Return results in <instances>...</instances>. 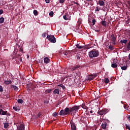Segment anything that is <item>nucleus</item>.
Returning a JSON list of instances; mask_svg holds the SVG:
<instances>
[{
	"mask_svg": "<svg viewBox=\"0 0 130 130\" xmlns=\"http://www.w3.org/2000/svg\"><path fill=\"white\" fill-rule=\"evenodd\" d=\"M80 107L81 106H74V107L70 108L66 107L64 110H61L59 112V115L63 116L69 115L70 113H73L75 114L79 111Z\"/></svg>",
	"mask_w": 130,
	"mask_h": 130,
	"instance_id": "nucleus-1",
	"label": "nucleus"
},
{
	"mask_svg": "<svg viewBox=\"0 0 130 130\" xmlns=\"http://www.w3.org/2000/svg\"><path fill=\"white\" fill-rule=\"evenodd\" d=\"M79 56H80L81 57H83V56H84V53H83V52H82V51L81 52H79L78 53V55Z\"/></svg>",
	"mask_w": 130,
	"mask_h": 130,
	"instance_id": "nucleus-22",
	"label": "nucleus"
},
{
	"mask_svg": "<svg viewBox=\"0 0 130 130\" xmlns=\"http://www.w3.org/2000/svg\"><path fill=\"white\" fill-rule=\"evenodd\" d=\"M1 114H2V111H1V109H0V115Z\"/></svg>",
	"mask_w": 130,
	"mask_h": 130,
	"instance_id": "nucleus-61",
	"label": "nucleus"
},
{
	"mask_svg": "<svg viewBox=\"0 0 130 130\" xmlns=\"http://www.w3.org/2000/svg\"><path fill=\"white\" fill-rule=\"evenodd\" d=\"M18 130H25V126L23 124H20V126L17 128Z\"/></svg>",
	"mask_w": 130,
	"mask_h": 130,
	"instance_id": "nucleus-13",
	"label": "nucleus"
},
{
	"mask_svg": "<svg viewBox=\"0 0 130 130\" xmlns=\"http://www.w3.org/2000/svg\"><path fill=\"white\" fill-rule=\"evenodd\" d=\"M0 92H4V88H3V86L0 85Z\"/></svg>",
	"mask_w": 130,
	"mask_h": 130,
	"instance_id": "nucleus-39",
	"label": "nucleus"
},
{
	"mask_svg": "<svg viewBox=\"0 0 130 130\" xmlns=\"http://www.w3.org/2000/svg\"><path fill=\"white\" fill-rule=\"evenodd\" d=\"M13 109L14 110H15V111H17L18 108H17V107H13Z\"/></svg>",
	"mask_w": 130,
	"mask_h": 130,
	"instance_id": "nucleus-43",
	"label": "nucleus"
},
{
	"mask_svg": "<svg viewBox=\"0 0 130 130\" xmlns=\"http://www.w3.org/2000/svg\"><path fill=\"white\" fill-rule=\"evenodd\" d=\"M5 22V18L1 17L0 18V24H3Z\"/></svg>",
	"mask_w": 130,
	"mask_h": 130,
	"instance_id": "nucleus-25",
	"label": "nucleus"
},
{
	"mask_svg": "<svg viewBox=\"0 0 130 130\" xmlns=\"http://www.w3.org/2000/svg\"><path fill=\"white\" fill-rule=\"evenodd\" d=\"M47 38L49 41H50L52 43H55V42H56V40L53 35H48Z\"/></svg>",
	"mask_w": 130,
	"mask_h": 130,
	"instance_id": "nucleus-3",
	"label": "nucleus"
},
{
	"mask_svg": "<svg viewBox=\"0 0 130 130\" xmlns=\"http://www.w3.org/2000/svg\"><path fill=\"white\" fill-rule=\"evenodd\" d=\"M6 97H7V98H10V95L7 94V95H6Z\"/></svg>",
	"mask_w": 130,
	"mask_h": 130,
	"instance_id": "nucleus-52",
	"label": "nucleus"
},
{
	"mask_svg": "<svg viewBox=\"0 0 130 130\" xmlns=\"http://www.w3.org/2000/svg\"><path fill=\"white\" fill-rule=\"evenodd\" d=\"M74 4H76V5H77L78 6H79L80 5L79 4V3H76L75 2Z\"/></svg>",
	"mask_w": 130,
	"mask_h": 130,
	"instance_id": "nucleus-54",
	"label": "nucleus"
},
{
	"mask_svg": "<svg viewBox=\"0 0 130 130\" xmlns=\"http://www.w3.org/2000/svg\"><path fill=\"white\" fill-rule=\"evenodd\" d=\"M52 91V89H47L45 91V94H50Z\"/></svg>",
	"mask_w": 130,
	"mask_h": 130,
	"instance_id": "nucleus-21",
	"label": "nucleus"
},
{
	"mask_svg": "<svg viewBox=\"0 0 130 130\" xmlns=\"http://www.w3.org/2000/svg\"><path fill=\"white\" fill-rule=\"evenodd\" d=\"M90 113H93V111H92V110H91V111H90Z\"/></svg>",
	"mask_w": 130,
	"mask_h": 130,
	"instance_id": "nucleus-58",
	"label": "nucleus"
},
{
	"mask_svg": "<svg viewBox=\"0 0 130 130\" xmlns=\"http://www.w3.org/2000/svg\"><path fill=\"white\" fill-rule=\"evenodd\" d=\"M20 51H21V52H23V49L22 48H20Z\"/></svg>",
	"mask_w": 130,
	"mask_h": 130,
	"instance_id": "nucleus-51",
	"label": "nucleus"
},
{
	"mask_svg": "<svg viewBox=\"0 0 130 130\" xmlns=\"http://www.w3.org/2000/svg\"><path fill=\"white\" fill-rule=\"evenodd\" d=\"M119 64V61L117 59H114L113 60V63H112L111 67L114 69L117 68V66Z\"/></svg>",
	"mask_w": 130,
	"mask_h": 130,
	"instance_id": "nucleus-5",
	"label": "nucleus"
},
{
	"mask_svg": "<svg viewBox=\"0 0 130 130\" xmlns=\"http://www.w3.org/2000/svg\"><path fill=\"white\" fill-rule=\"evenodd\" d=\"M95 12H99V9L98 8H96V9L95 10Z\"/></svg>",
	"mask_w": 130,
	"mask_h": 130,
	"instance_id": "nucleus-50",
	"label": "nucleus"
},
{
	"mask_svg": "<svg viewBox=\"0 0 130 130\" xmlns=\"http://www.w3.org/2000/svg\"><path fill=\"white\" fill-rule=\"evenodd\" d=\"M128 5H129V9L130 10V2H127Z\"/></svg>",
	"mask_w": 130,
	"mask_h": 130,
	"instance_id": "nucleus-49",
	"label": "nucleus"
},
{
	"mask_svg": "<svg viewBox=\"0 0 130 130\" xmlns=\"http://www.w3.org/2000/svg\"><path fill=\"white\" fill-rule=\"evenodd\" d=\"M58 87H61L63 89V90H64V89H66V87L62 84L58 85Z\"/></svg>",
	"mask_w": 130,
	"mask_h": 130,
	"instance_id": "nucleus-28",
	"label": "nucleus"
},
{
	"mask_svg": "<svg viewBox=\"0 0 130 130\" xmlns=\"http://www.w3.org/2000/svg\"><path fill=\"white\" fill-rule=\"evenodd\" d=\"M82 108H83V109H86V110H88V107L85 105V104H82L81 105Z\"/></svg>",
	"mask_w": 130,
	"mask_h": 130,
	"instance_id": "nucleus-20",
	"label": "nucleus"
},
{
	"mask_svg": "<svg viewBox=\"0 0 130 130\" xmlns=\"http://www.w3.org/2000/svg\"><path fill=\"white\" fill-rule=\"evenodd\" d=\"M70 123L71 124V129L77 130V127L76 126V125H75V123H72V122H70Z\"/></svg>",
	"mask_w": 130,
	"mask_h": 130,
	"instance_id": "nucleus-9",
	"label": "nucleus"
},
{
	"mask_svg": "<svg viewBox=\"0 0 130 130\" xmlns=\"http://www.w3.org/2000/svg\"><path fill=\"white\" fill-rule=\"evenodd\" d=\"M95 32H100V30H95Z\"/></svg>",
	"mask_w": 130,
	"mask_h": 130,
	"instance_id": "nucleus-55",
	"label": "nucleus"
},
{
	"mask_svg": "<svg viewBox=\"0 0 130 130\" xmlns=\"http://www.w3.org/2000/svg\"><path fill=\"white\" fill-rule=\"evenodd\" d=\"M76 28V30H78V29H79V26L77 25Z\"/></svg>",
	"mask_w": 130,
	"mask_h": 130,
	"instance_id": "nucleus-53",
	"label": "nucleus"
},
{
	"mask_svg": "<svg viewBox=\"0 0 130 130\" xmlns=\"http://www.w3.org/2000/svg\"><path fill=\"white\" fill-rule=\"evenodd\" d=\"M27 58H29V55H27Z\"/></svg>",
	"mask_w": 130,
	"mask_h": 130,
	"instance_id": "nucleus-62",
	"label": "nucleus"
},
{
	"mask_svg": "<svg viewBox=\"0 0 130 130\" xmlns=\"http://www.w3.org/2000/svg\"><path fill=\"white\" fill-rule=\"evenodd\" d=\"M53 14H54L53 11L50 12V13H49L50 17H53Z\"/></svg>",
	"mask_w": 130,
	"mask_h": 130,
	"instance_id": "nucleus-35",
	"label": "nucleus"
},
{
	"mask_svg": "<svg viewBox=\"0 0 130 130\" xmlns=\"http://www.w3.org/2000/svg\"><path fill=\"white\" fill-rule=\"evenodd\" d=\"M34 14L35 15V16H38V11H37V10H34Z\"/></svg>",
	"mask_w": 130,
	"mask_h": 130,
	"instance_id": "nucleus-31",
	"label": "nucleus"
},
{
	"mask_svg": "<svg viewBox=\"0 0 130 130\" xmlns=\"http://www.w3.org/2000/svg\"><path fill=\"white\" fill-rule=\"evenodd\" d=\"M99 5L100 6V7H103V6H104V5H105V3H104V1H102V0H100L98 2Z\"/></svg>",
	"mask_w": 130,
	"mask_h": 130,
	"instance_id": "nucleus-10",
	"label": "nucleus"
},
{
	"mask_svg": "<svg viewBox=\"0 0 130 130\" xmlns=\"http://www.w3.org/2000/svg\"><path fill=\"white\" fill-rule=\"evenodd\" d=\"M99 55V52L98 50L93 49L90 51L89 53V56L90 58L93 57H97Z\"/></svg>",
	"mask_w": 130,
	"mask_h": 130,
	"instance_id": "nucleus-2",
	"label": "nucleus"
},
{
	"mask_svg": "<svg viewBox=\"0 0 130 130\" xmlns=\"http://www.w3.org/2000/svg\"><path fill=\"white\" fill-rule=\"evenodd\" d=\"M71 52H75V50H73L72 51H71Z\"/></svg>",
	"mask_w": 130,
	"mask_h": 130,
	"instance_id": "nucleus-60",
	"label": "nucleus"
},
{
	"mask_svg": "<svg viewBox=\"0 0 130 130\" xmlns=\"http://www.w3.org/2000/svg\"><path fill=\"white\" fill-rule=\"evenodd\" d=\"M97 62V61H95V60H93V61H92V62L93 63V62Z\"/></svg>",
	"mask_w": 130,
	"mask_h": 130,
	"instance_id": "nucleus-57",
	"label": "nucleus"
},
{
	"mask_svg": "<svg viewBox=\"0 0 130 130\" xmlns=\"http://www.w3.org/2000/svg\"><path fill=\"white\" fill-rule=\"evenodd\" d=\"M53 116H54V117H56V116H57V112H54L53 113Z\"/></svg>",
	"mask_w": 130,
	"mask_h": 130,
	"instance_id": "nucleus-38",
	"label": "nucleus"
},
{
	"mask_svg": "<svg viewBox=\"0 0 130 130\" xmlns=\"http://www.w3.org/2000/svg\"><path fill=\"white\" fill-rule=\"evenodd\" d=\"M77 48H79V49H82V48H86L87 49V46H80L79 44L76 45Z\"/></svg>",
	"mask_w": 130,
	"mask_h": 130,
	"instance_id": "nucleus-7",
	"label": "nucleus"
},
{
	"mask_svg": "<svg viewBox=\"0 0 130 130\" xmlns=\"http://www.w3.org/2000/svg\"><path fill=\"white\" fill-rule=\"evenodd\" d=\"M12 81L11 80H5L4 81V84L5 85H11L12 84Z\"/></svg>",
	"mask_w": 130,
	"mask_h": 130,
	"instance_id": "nucleus-15",
	"label": "nucleus"
},
{
	"mask_svg": "<svg viewBox=\"0 0 130 130\" xmlns=\"http://www.w3.org/2000/svg\"><path fill=\"white\" fill-rule=\"evenodd\" d=\"M2 115H6L8 113V111H4L3 109H1Z\"/></svg>",
	"mask_w": 130,
	"mask_h": 130,
	"instance_id": "nucleus-17",
	"label": "nucleus"
},
{
	"mask_svg": "<svg viewBox=\"0 0 130 130\" xmlns=\"http://www.w3.org/2000/svg\"><path fill=\"white\" fill-rule=\"evenodd\" d=\"M13 58H15V57H13Z\"/></svg>",
	"mask_w": 130,
	"mask_h": 130,
	"instance_id": "nucleus-63",
	"label": "nucleus"
},
{
	"mask_svg": "<svg viewBox=\"0 0 130 130\" xmlns=\"http://www.w3.org/2000/svg\"><path fill=\"white\" fill-rule=\"evenodd\" d=\"M63 18L64 20H71V17H70V16H69V14H66L64 15H63Z\"/></svg>",
	"mask_w": 130,
	"mask_h": 130,
	"instance_id": "nucleus-8",
	"label": "nucleus"
},
{
	"mask_svg": "<svg viewBox=\"0 0 130 130\" xmlns=\"http://www.w3.org/2000/svg\"><path fill=\"white\" fill-rule=\"evenodd\" d=\"M101 24L102 25H103V26H104V27H107V24L106 23V21L103 20L101 22Z\"/></svg>",
	"mask_w": 130,
	"mask_h": 130,
	"instance_id": "nucleus-19",
	"label": "nucleus"
},
{
	"mask_svg": "<svg viewBox=\"0 0 130 130\" xmlns=\"http://www.w3.org/2000/svg\"><path fill=\"white\" fill-rule=\"evenodd\" d=\"M17 102L18 103H20V104H23V103H24V101H23V100L22 99H18L17 100Z\"/></svg>",
	"mask_w": 130,
	"mask_h": 130,
	"instance_id": "nucleus-26",
	"label": "nucleus"
},
{
	"mask_svg": "<svg viewBox=\"0 0 130 130\" xmlns=\"http://www.w3.org/2000/svg\"><path fill=\"white\" fill-rule=\"evenodd\" d=\"M108 112H109V109H103L102 110L99 111L98 112V114H99V115H104L106 114V113H108Z\"/></svg>",
	"mask_w": 130,
	"mask_h": 130,
	"instance_id": "nucleus-4",
	"label": "nucleus"
},
{
	"mask_svg": "<svg viewBox=\"0 0 130 130\" xmlns=\"http://www.w3.org/2000/svg\"><path fill=\"white\" fill-rule=\"evenodd\" d=\"M124 108L126 109V110H128V106L124 105Z\"/></svg>",
	"mask_w": 130,
	"mask_h": 130,
	"instance_id": "nucleus-37",
	"label": "nucleus"
},
{
	"mask_svg": "<svg viewBox=\"0 0 130 130\" xmlns=\"http://www.w3.org/2000/svg\"><path fill=\"white\" fill-rule=\"evenodd\" d=\"M109 49L110 50H113V49H114V47L111 45H110L109 46Z\"/></svg>",
	"mask_w": 130,
	"mask_h": 130,
	"instance_id": "nucleus-29",
	"label": "nucleus"
},
{
	"mask_svg": "<svg viewBox=\"0 0 130 130\" xmlns=\"http://www.w3.org/2000/svg\"><path fill=\"white\" fill-rule=\"evenodd\" d=\"M54 94H57V95H59V90L58 89H55L53 91Z\"/></svg>",
	"mask_w": 130,
	"mask_h": 130,
	"instance_id": "nucleus-18",
	"label": "nucleus"
},
{
	"mask_svg": "<svg viewBox=\"0 0 130 130\" xmlns=\"http://www.w3.org/2000/svg\"><path fill=\"white\" fill-rule=\"evenodd\" d=\"M60 4H63L64 3V0H59Z\"/></svg>",
	"mask_w": 130,
	"mask_h": 130,
	"instance_id": "nucleus-41",
	"label": "nucleus"
},
{
	"mask_svg": "<svg viewBox=\"0 0 130 130\" xmlns=\"http://www.w3.org/2000/svg\"><path fill=\"white\" fill-rule=\"evenodd\" d=\"M127 43V40H122L120 41V43H124V44H126Z\"/></svg>",
	"mask_w": 130,
	"mask_h": 130,
	"instance_id": "nucleus-23",
	"label": "nucleus"
},
{
	"mask_svg": "<svg viewBox=\"0 0 130 130\" xmlns=\"http://www.w3.org/2000/svg\"><path fill=\"white\" fill-rule=\"evenodd\" d=\"M106 126H107V123L103 122L102 124V128H103V129H105V128H106Z\"/></svg>",
	"mask_w": 130,
	"mask_h": 130,
	"instance_id": "nucleus-14",
	"label": "nucleus"
},
{
	"mask_svg": "<svg viewBox=\"0 0 130 130\" xmlns=\"http://www.w3.org/2000/svg\"><path fill=\"white\" fill-rule=\"evenodd\" d=\"M121 69L123 71H125V70H126V69H127V66H124L121 67Z\"/></svg>",
	"mask_w": 130,
	"mask_h": 130,
	"instance_id": "nucleus-27",
	"label": "nucleus"
},
{
	"mask_svg": "<svg viewBox=\"0 0 130 130\" xmlns=\"http://www.w3.org/2000/svg\"><path fill=\"white\" fill-rule=\"evenodd\" d=\"M11 88H12V89H14L15 91H18V90H19V88H18L17 86L14 85H11Z\"/></svg>",
	"mask_w": 130,
	"mask_h": 130,
	"instance_id": "nucleus-16",
	"label": "nucleus"
},
{
	"mask_svg": "<svg viewBox=\"0 0 130 130\" xmlns=\"http://www.w3.org/2000/svg\"><path fill=\"white\" fill-rule=\"evenodd\" d=\"M96 77H97V74H94L93 75V78H96Z\"/></svg>",
	"mask_w": 130,
	"mask_h": 130,
	"instance_id": "nucleus-48",
	"label": "nucleus"
},
{
	"mask_svg": "<svg viewBox=\"0 0 130 130\" xmlns=\"http://www.w3.org/2000/svg\"><path fill=\"white\" fill-rule=\"evenodd\" d=\"M45 2L46 4H49L50 0H45Z\"/></svg>",
	"mask_w": 130,
	"mask_h": 130,
	"instance_id": "nucleus-42",
	"label": "nucleus"
},
{
	"mask_svg": "<svg viewBox=\"0 0 130 130\" xmlns=\"http://www.w3.org/2000/svg\"><path fill=\"white\" fill-rule=\"evenodd\" d=\"M92 25H95V24L96 23V19H93L92 20Z\"/></svg>",
	"mask_w": 130,
	"mask_h": 130,
	"instance_id": "nucleus-36",
	"label": "nucleus"
},
{
	"mask_svg": "<svg viewBox=\"0 0 130 130\" xmlns=\"http://www.w3.org/2000/svg\"><path fill=\"white\" fill-rule=\"evenodd\" d=\"M86 2H88V1L92 2V1H93V0H86Z\"/></svg>",
	"mask_w": 130,
	"mask_h": 130,
	"instance_id": "nucleus-56",
	"label": "nucleus"
},
{
	"mask_svg": "<svg viewBox=\"0 0 130 130\" xmlns=\"http://www.w3.org/2000/svg\"><path fill=\"white\" fill-rule=\"evenodd\" d=\"M104 82H105V84H108V83H109V79L107 78H105L104 79Z\"/></svg>",
	"mask_w": 130,
	"mask_h": 130,
	"instance_id": "nucleus-24",
	"label": "nucleus"
},
{
	"mask_svg": "<svg viewBox=\"0 0 130 130\" xmlns=\"http://www.w3.org/2000/svg\"><path fill=\"white\" fill-rule=\"evenodd\" d=\"M4 127L5 128H8V127H9V123H4Z\"/></svg>",
	"mask_w": 130,
	"mask_h": 130,
	"instance_id": "nucleus-30",
	"label": "nucleus"
},
{
	"mask_svg": "<svg viewBox=\"0 0 130 130\" xmlns=\"http://www.w3.org/2000/svg\"><path fill=\"white\" fill-rule=\"evenodd\" d=\"M125 126H126V129L130 130V125H128L127 124H125Z\"/></svg>",
	"mask_w": 130,
	"mask_h": 130,
	"instance_id": "nucleus-34",
	"label": "nucleus"
},
{
	"mask_svg": "<svg viewBox=\"0 0 130 130\" xmlns=\"http://www.w3.org/2000/svg\"><path fill=\"white\" fill-rule=\"evenodd\" d=\"M69 54V53L67 52H63V55H68Z\"/></svg>",
	"mask_w": 130,
	"mask_h": 130,
	"instance_id": "nucleus-45",
	"label": "nucleus"
},
{
	"mask_svg": "<svg viewBox=\"0 0 130 130\" xmlns=\"http://www.w3.org/2000/svg\"><path fill=\"white\" fill-rule=\"evenodd\" d=\"M128 58H129V60H130V53H129V55H128Z\"/></svg>",
	"mask_w": 130,
	"mask_h": 130,
	"instance_id": "nucleus-59",
	"label": "nucleus"
},
{
	"mask_svg": "<svg viewBox=\"0 0 130 130\" xmlns=\"http://www.w3.org/2000/svg\"><path fill=\"white\" fill-rule=\"evenodd\" d=\"M127 119L128 120H129V121H130V116H129V115L127 116Z\"/></svg>",
	"mask_w": 130,
	"mask_h": 130,
	"instance_id": "nucleus-47",
	"label": "nucleus"
},
{
	"mask_svg": "<svg viewBox=\"0 0 130 130\" xmlns=\"http://www.w3.org/2000/svg\"><path fill=\"white\" fill-rule=\"evenodd\" d=\"M42 37H43V38H45V37H46V32H44L42 34Z\"/></svg>",
	"mask_w": 130,
	"mask_h": 130,
	"instance_id": "nucleus-40",
	"label": "nucleus"
},
{
	"mask_svg": "<svg viewBox=\"0 0 130 130\" xmlns=\"http://www.w3.org/2000/svg\"><path fill=\"white\" fill-rule=\"evenodd\" d=\"M3 13H4V10H0V15L3 14Z\"/></svg>",
	"mask_w": 130,
	"mask_h": 130,
	"instance_id": "nucleus-44",
	"label": "nucleus"
},
{
	"mask_svg": "<svg viewBox=\"0 0 130 130\" xmlns=\"http://www.w3.org/2000/svg\"><path fill=\"white\" fill-rule=\"evenodd\" d=\"M110 38L112 44H113V45H115V42H116V38H115L114 35L112 34V35H111Z\"/></svg>",
	"mask_w": 130,
	"mask_h": 130,
	"instance_id": "nucleus-6",
	"label": "nucleus"
},
{
	"mask_svg": "<svg viewBox=\"0 0 130 130\" xmlns=\"http://www.w3.org/2000/svg\"><path fill=\"white\" fill-rule=\"evenodd\" d=\"M77 59H81V57H80V56H79V55H77Z\"/></svg>",
	"mask_w": 130,
	"mask_h": 130,
	"instance_id": "nucleus-46",
	"label": "nucleus"
},
{
	"mask_svg": "<svg viewBox=\"0 0 130 130\" xmlns=\"http://www.w3.org/2000/svg\"><path fill=\"white\" fill-rule=\"evenodd\" d=\"M17 58L18 59V60H19V61L22 62V57L21 56V55H18L17 56Z\"/></svg>",
	"mask_w": 130,
	"mask_h": 130,
	"instance_id": "nucleus-32",
	"label": "nucleus"
},
{
	"mask_svg": "<svg viewBox=\"0 0 130 130\" xmlns=\"http://www.w3.org/2000/svg\"><path fill=\"white\" fill-rule=\"evenodd\" d=\"M44 63H49V62L50 61V59H49L48 57H46L44 58Z\"/></svg>",
	"mask_w": 130,
	"mask_h": 130,
	"instance_id": "nucleus-12",
	"label": "nucleus"
},
{
	"mask_svg": "<svg viewBox=\"0 0 130 130\" xmlns=\"http://www.w3.org/2000/svg\"><path fill=\"white\" fill-rule=\"evenodd\" d=\"M82 68V66L80 65H76L72 68V71H76V70H78V69H80Z\"/></svg>",
	"mask_w": 130,
	"mask_h": 130,
	"instance_id": "nucleus-11",
	"label": "nucleus"
},
{
	"mask_svg": "<svg viewBox=\"0 0 130 130\" xmlns=\"http://www.w3.org/2000/svg\"><path fill=\"white\" fill-rule=\"evenodd\" d=\"M38 117H42V113L41 112H40L38 114Z\"/></svg>",
	"mask_w": 130,
	"mask_h": 130,
	"instance_id": "nucleus-33",
	"label": "nucleus"
}]
</instances>
